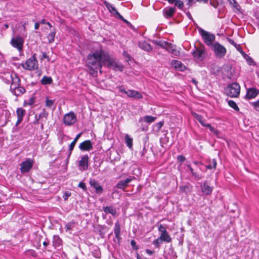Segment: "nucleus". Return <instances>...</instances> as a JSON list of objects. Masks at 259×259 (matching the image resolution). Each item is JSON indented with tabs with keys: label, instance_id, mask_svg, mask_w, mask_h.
I'll return each instance as SVG.
<instances>
[{
	"label": "nucleus",
	"instance_id": "nucleus-53",
	"mask_svg": "<svg viewBox=\"0 0 259 259\" xmlns=\"http://www.w3.org/2000/svg\"><path fill=\"white\" fill-rule=\"evenodd\" d=\"M123 55L125 57L126 61L128 62L132 61V58L131 57L130 55L126 52L123 51Z\"/></svg>",
	"mask_w": 259,
	"mask_h": 259
},
{
	"label": "nucleus",
	"instance_id": "nucleus-42",
	"mask_svg": "<svg viewBox=\"0 0 259 259\" xmlns=\"http://www.w3.org/2000/svg\"><path fill=\"white\" fill-rule=\"evenodd\" d=\"M25 254L26 255H30L33 257H36L37 254L36 252L32 249H28L25 251Z\"/></svg>",
	"mask_w": 259,
	"mask_h": 259
},
{
	"label": "nucleus",
	"instance_id": "nucleus-62",
	"mask_svg": "<svg viewBox=\"0 0 259 259\" xmlns=\"http://www.w3.org/2000/svg\"><path fill=\"white\" fill-rule=\"evenodd\" d=\"M146 252L150 255H152L154 253V251L151 250L149 249H146L145 250Z\"/></svg>",
	"mask_w": 259,
	"mask_h": 259
},
{
	"label": "nucleus",
	"instance_id": "nucleus-2",
	"mask_svg": "<svg viewBox=\"0 0 259 259\" xmlns=\"http://www.w3.org/2000/svg\"><path fill=\"white\" fill-rule=\"evenodd\" d=\"M105 57V65L107 68L115 71H122L123 66L122 64L115 58L111 57L108 52Z\"/></svg>",
	"mask_w": 259,
	"mask_h": 259
},
{
	"label": "nucleus",
	"instance_id": "nucleus-5",
	"mask_svg": "<svg viewBox=\"0 0 259 259\" xmlns=\"http://www.w3.org/2000/svg\"><path fill=\"white\" fill-rule=\"evenodd\" d=\"M10 91L16 96H19L26 92L25 89L21 86L20 82H11Z\"/></svg>",
	"mask_w": 259,
	"mask_h": 259
},
{
	"label": "nucleus",
	"instance_id": "nucleus-15",
	"mask_svg": "<svg viewBox=\"0 0 259 259\" xmlns=\"http://www.w3.org/2000/svg\"><path fill=\"white\" fill-rule=\"evenodd\" d=\"M90 186L95 189V192L97 194H101L103 192V187L100 185L99 183L95 179H91L89 181Z\"/></svg>",
	"mask_w": 259,
	"mask_h": 259
},
{
	"label": "nucleus",
	"instance_id": "nucleus-32",
	"mask_svg": "<svg viewBox=\"0 0 259 259\" xmlns=\"http://www.w3.org/2000/svg\"><path fill=\"white\" fill-rule=\"evenodd\" d=\"M16 114L17 118H21L23 119V117L26 114V111L22 108H18L16 110Z\"/></svg>",
	"mask_w": 259,
	"mask_h": 259
},
{
	"label": "nucleus",
	"instance_id": "nucleus-51",
	"mask_svg": "<svg viewBox=\"0 0 259 259\" xmlns=\"http://www.w3.org/2000/svg\"><path fill=\"white\" fill-rule=\"evenodd\" d=\"M177 160L180 162V166L182 164V163L186 160V158L182 155H180L177 156Z\"/></svg>",
	"mask_w": 259,
	"mask_h": 259
},
{
	"label": "nucleus",
	"instance_id": "nucleus-41",
	"mask_svg": "<svg viewBox=\"0 0 259 259\" xmlns=\"http://www.w3.org/2000/svg\"><path fill=\"white\" fill-rule=\"evenodd\" d=\"M156 44L163 48H167L168 45L167 42L162 40L156 41Z\"/></svg>",
	"mask_w": 259,
	"mask_h": 259
},
{
	"label": "nucleus",
	"instance_id": "nucleus-12",
	"mask_svg": "<svg viewBox=\"0 0 259 259\" xmlns=\"http://www.w3.org/2000/svg\"><path fill=\"white\" fill-rule=\"evenodd\" d=\"M33 164V161L30 158L27 159L25 161L21 163L20 170L22 174L28 172L32 168Z\"/></svg>",
	"mask_w": 259,
	"mask_h": 259
},
{
	"label": "nucleus",
	"instance_id": "nucleus-46",
	"mask_svg": "<svg viewBox=\"0 0 259 259\" xmlns=\"http://www.w3.org/2000/svg\"><path fill=\"white\" fill-rule=\"evenodd\" d=\"M148 129V125L147 123H142L140 128H139V131H147Z\"/></svg>",
	"mask_w": 259,
	"mask_h": 259
},
{
	"label": "nucleus",
	"instance_id": "nucleus-57",
	"mask_svg": "<svg viewBox=\"0 0 259 259\" xmlns=\"http://www.w3.org/2000/svg\"><path fill=\"white\" fill-rule=\"evenodd\" d=\"M203 126L209 128V130L212 133H213L215 130V128L212 126L209 123H205Z\"/></svg>",
	"mask_w": 259,
	"mask_h": 259
},
{
	"label": "nucleus",
	"instance_id": "nucleus-26",
	"mask_svg": "<svg viewBox=\"0 0 259 259\" xmlns=\"http://www.w3.org/2000/svg\"><path fill=\"white\" fill-rule=\"evenodd\" d=\"M139 47L142 50L149 52L152 50L151 46L145 41H140L138 44Z\"/></svg>",
	"mask_w": 259,
	"mask_h": 259
},
{
	"label": "nucleus",
	"instance_id": "nucleus-34",
	"mask_svg": "<svg viewBox=\"0 0 259 259\" xmlns=\"http://www.w3.org/2000/svg\"><path fill=\"white\" fill-rule=\"evenodd\" d=\"M75 144H76V143L72 141L69 146L68 153L67 157L66 158L67 162H68L69 161V158L71 155L72 152L74 148Z\"/></svg>",
	"mask_w": 259,
	"mask_h": 259
},
{
	"label": "nucleus",
	"instance_id": "nucleus-44",
	"mask_svg": "<svg viewBox=\"0 0 259 259\" xmlns=\"http://www.w3.org/2000/svg\"><path fill=\"white\" fill-rule=\"evenodd\" d=\"M55 102L54 100H49L47 97L46 100V106L48 108H51Z\"/></svg>",
	"mask_w": 259,
	"mask_h": 259
},
{
	"label": "nucleus",
	"instance_id": "nucleus-38",
	"mask_svg": "<svg viewBox=\"0 0 259 259\" xmlns=\"http://www.w3.org/2000/svg\"><path fill=\"white\" fill-rule=\"evenodd\" d=\"M217 160L215 159H213L211 161V163L206 166L207 169H211L212 168L215 169L217 167Z\"/></svg>",
	"mask_w": 259,
	"mask_h": 259
},
{
	"label": "nucleus",
	"instance_id": "nucleus-19",
	"mask_svg": "<svg viewBox=\"0 0 259 259\" xmlns=\"http://www.w3.org/2000/svg\"><path fill=\"white\" fill-rule=\"evenodd\" d=\"M200 188L202 193L205 195H210L213 190V188L208 185L207 181H204L200 185Z\"/></svg>",
	"mask_w": 259,
	"mask_h": 259
},
{
	"label": "nucleus",
	"instance_id": "nucleus-25",
	"mask_svg": "<svg viewBox=\"0 0 259 259\" xmlns=\"http://www.w3.org/2000/svg\"><path fill=\"white\" fill-rule=\"evenodd\" d=\"M156 117H154L150 115H146L143 117H141L139 120V122H141L143 121L144 122H146L147 123H151L154 122L156 119Z\"/></svg>",
	"mask_w": 259,
	"mask_h": 259
},
{
	"label": "nucleus",
	"instance_id": "nucleus-22",
	"mask_svg": "<svg viewBox=\"0 0 259 259\" xmlns=\"http://www.w3.org/2000/svg\"><path fill=\"white\" fill-rule=\"evenodd\" d=\"M175 12V7H166L163 11V16L167 19L171 18Z\"/></svg>",
	"mask_w": 259,
	"mask_h": 259
},
{
	"label": "nucleus",
	"instance_id": "nucleus-8",
	"mask_svg": "<svg viewBox=\"0 0 259 259\" xmlns=\"http://www.w3.org/2000/svg\"><path fill=\"white\" fill-rule=\"evenodd\" d=\"M120 92L126 94L128 97L133 98L136 99H140L143 98L142 94L137 91L129 90L126 91L123 86L117 87Z\"/></svg>",
	"mask_w": 259,
	"mask_h": 259
},
{
	"label": "nucleus",
	"instance_id": "nucleus-10",
	"mask_svg": "<svg viewBox=\"0 0 259 259\" xmlns=\"http://www.w3.org/2000/svg\"><path fill=\"white\" fill-rule=\"evenodd\" d=\"M23 38L20 36H17L11 39L10 44L15 48H16L19 52H21L23 50Z\"/></svg>",
	"mask_w": 259,
	"mask_h": 259
},
{
	"label": "nucleus",
	"instance_id": "nucleus-21",
	"mask_svg": "<svg viewBox=\"0 0 259 259\" xmlns=\"http://www.w3.org/2000/svg\"><path fill=\"white\" fill-rule=\"evenodd\" d=\"M89 160V157L87 154L84 155L81 157V159L79 162V165L81 167L83 170H86L88 169Z\"/></svg>",
	"mask_w": 259,
	"mask_h": 259
},
{
	"label": "nucleus",
	"instance_id": "nucleus-6",
	"mask_svg": "<svg viewBox=\"0 0 259 259\" xmlns=\"http://www.w3.org/2000/svg\"><path fill=\"white\" fill-rule=\"evenodd\" d=\"M198 30L204 42L207 46H210L215 39L214 35L206 31L202 28H199Z\"/></svg>",
	"mask_w": 259,
	"mask_h": 259
},
{
	"label": "nucleus",
	"instance_id": "nucleus-36",
	"mask_svg": "<svg viewBox=\"0 0 259 259\" xmlns=\"http://www.w3.org/2000/svg\"><path fill=\"white\" fill-rule=\"evenodd\" d=\"M163 241V240L159 239V237H158L153 241L152 244L154 245L155 248L159 249L160 247V244L162 243Z\"/></svg>",
	"mask_w": 259,
	"mask_h": 259
},
{
	"label": "nucleus",
	"instance_id": "nucleus-58",
	"mask_svg": "<svg viewBox=\"0 0 259 259\" xmlns=\"http://www.w3.org/2000/svg\"><path fill=\"white\" fill-rule=\"evenodd\" d=\"M71 195V193L69 191L65 192L63 195V198L65 200H66L68 199V197Z\"/></svg>",
	"mask_w": 259,
	"mask_h": 259
},
{
	"label": "nucleus",
	"instance_id": "nucleus-33",
	"mask_svg": "<svg viewBox=\"0 0 259 259\" xmlns=\"http://www.w3.org/2000/svg\"><path fill=\"white\" fill-rule=\"evenodd\" d=\"M124 139L126 146L129 148H132L133 147V138H131L128 135H126Z\"/></svg>",
	"mask_w": 259,
	"mask_h": 259
},
{
	"label": "nucleus",
	"instance_id": "nucleus-7",
	"mask_svg": "<svg viewBox=\"0 0 259 259\" xmlns=\"http://www.w3.org/2000/svg\"><path fill=\"white\" fill-rule=\"evenodd\" d=\"M192 56L195 60L202 61L205 57V51L203 46L200 47H195L194 50L192 52Z\"/></svg>",
	"mask_w": 259,
	"mask_h": 259
},
{
	"label": "nucleus",
	"instance_id": "nucleus-27",
	"mask_svg": "<svg viewBox=\"0 0 259 259\" xmlns=\"http://www.w3.org/2000/svg\"><path fill=\"white\" fill-rule=\"evenodd\" d=\"M103 210L107 214L110 213L113 216H115L116 214V208L113 206H107L103 207Z\"/></svg>",
	"mask_w": 259,
	"mask_h": 259
},
{
	"label": "nucleus",
	"instance_id": "nucleus-43",
	"mask_svg": "<svg viewBox=\"0 0 259 259\" xmlns=\"http://www.w3.org/2000/svg\"><path fill=\"white\" fill-rule=\"evenodd\" d=\"M221 2L222 0H210V4L213 7L217 8Z\"/></svg>",
	"mask_w": 259,
	"mask_h": 259
},
{
	"label": "nucleus",
	"instance_id": "nucleus-11",
	"mask_svg": "<svg viewBox=\"0 0 259 259\" xmlns=\"http://www.w3.org/2000/svg\"><path fill=\"white\" fill-rule=\"evenodd\" d=\"M158 231L161 233L159 237V239L163 240L164 242L169 243L171 241V238L167 233L164 226L160 224L158 227Z\"/></svg>",
	"mask_w": 259,
	"mask_h": 259
},
{
	"label": "nucleus",
	"instance_id": "nucleus-31",
	"mask_svg": "<svg viewBox=\"0 0 259 259\" xmlns=\"http://www.w3.org/2000/svg\"><path fill=\"white\" fill-rule=\"evenodd\" d=\"M233 4H232V7L234 10V12L236 13H241V9L240 6L237 3L236 0H233Z\"/></svg>",
	"mask_w": 259,
	"mask_h": 259
},
{
	"label": "nucleus",
	"instance_id": "nucleus-29",
	"mask_svg": "<svg viewBox=\"0 0 259 259\" xmlns=\"http://www.w3.org/2000/svg\"><path fill=\"white\" fill-rule=\"evenodd\" d=\"M191 114L193 117L197 119L203 126L206 123L205 120L203 118L202 115L198 114L194 112H191Z\"/></svg>",
	"mask_w": 259,
	"mask_h": 259
},
{
	"label": "nucleus",
	"instance_id": "nucleus-63",
	"mask_svg": "<svg viewBox=\"0 0 259 259\" xmlns=\"http://www.w3.org/2000/svg\"><path fill=\"white\" fill-rule=\"evenodd\" d=\"M50 245V242H49V240H48L47 239H46V240L44 242H43V245L45 247H47V246H48L49 245Z\"/></svg>",
	"mask_w": 259,
	"mask_h": 259
},
{
	"label": "nucleus",
	"instance_id": "nucleus-59",
	"mask_svg": "<svg viewBox=\"0 0 259 259\" xmlns=\"http://www.w3.org/2000/svg\"><path fill=\"white\" fill-rule=\"evenodd\" d=\"M147 150L146 148L145 145L143 147V149L140 152V154L142 157H144L145 154L146 153Z\"/></svg>",
	"mask_w": 259,
	"mask_h": 259
},
{
	"label": "nucleus",
	"instance_id": "nucleus-23",
	"mask_svg": "<svg viewBox=\"0 0 259 259\" xmlns=\"http://www.w3.org/2000/svg\"><path fill=\"white\" fill-rule=\"evenodd\" d=\"M120 225L119 222H117L115 224L114 228V232L115 236L116 238L117 239L118 243H119L121 237L120 236Z\"/></svg>",
	"mask_w": 259,
	"mask_h": 259
},
{
	"label": "nucleus",
	"instance_id": "nucleus-16",
	"mask_svg": "<svg viewBox=\"0 0 259 259\" xmlns=\"http://www.w3.org/2000/svg\"><path fill=\"white\" fill-rule=\"evenodd\" d=\"M62 239L58 235H54L53 237L52 246L49 247V248L47 249L48 251H52V248H59L62 245Z\"/></svg>",
	"mask_w": 259,
	"mask_h": 259
},
{
	"label": "nucleus",
	"instance_id": "nucleus-39",
	"mask_svg": "<svg viewBox=\"0 0 259 259\" xmlns=\"http://www.w3.org/2000/svg\"><path fill=\"white\" fill-rule=\"evenodd\" d=\"M169 141V138L167 137L166 136L164 135V137L163 138H161L160 139V143L161 144V146L162 147H164V145H166L167 143Z\"/></svg>",
	"mask_w": 259,
	"mask_h": 259
},
{
	"label": "nucleus",
	"instance_id": "nucleus-37",
	"mask_svg": "<svg viewBox=\"0 0 259 259\" xmlns=\"http://www.w3.org/2000/svg\"><path fill=\"white\" fill-rule=\"evenodd\" d=\"M56 32L55 31L51 32L48 35L49 42L51 44L54 41Z\"/></svg>",
	"mask_w": 259,
	"mask_h": 259
},
{
	"label": "nucleus",
	"instance_id": "nucleus-49",
	"mask_svg": "<svg viewBox=\"0 0 259 259\" xmlns=\"http://www.w3.org/2000/svg\"><path fill=\"white\" fill-rule=\"evenodd\" d=\"M131 245L132 247V248L134 250H138L139 248V246L137 245L136 242L135 240H132L131 241Z\"/></svg>",
	"mask_w": 259,
	"mask_h": 259
},
{
	"label": "nucleus",
	"instance_id": "nucleus-54",
	"mask_svg": "<svg viewBox=\"0 0 259 259\" xmlns=\"http://www.w3.org/2000/svg\"><path fill=\"white\" fill-rule=\"evenodd\" d=\"M78 186L81 188L84 191H87V186H86V185L83 182H80Z\"/></svg>",
	"mask_w": 259,
	"mask_h": 259
},
{
	"label": "nucleus",
	"instance_id": "nucleus-40",
	"mask_svg": "<svg viewBox=\"0 0 259 259\" xmlns=\"http://www.w3.org/2000/svg\"><path fill=\"white\" fill-rule=\"evenodd\" d=\"M192 175L196 181L200 180L203 178V176L202 174H199L197 172H193Z\"/></svg>",
	"mask_w": 259,
	"mask_h": 259
},
{
	"label": "nucleus",
	"instance_id": "nucleus-61",
	"mask_svg": "<svg viewBox=\"0 0 259 259\" xmlns=\"http://www.w3.org/2000/svg\"><path fill=\"white\" fill-rule=\"evenodd\" d=\"M82 134V133H79V134H78L76 137H75V138L74 139L73 142H75L76 143L77 140L79 139V138L80 137L81 135Z\"/></svg>",
	"mask_w": 259,
	"mask_h": 259
},
{
	"label": "nucleus",
	"instance_id": "nucleus-20",
	"mask_svg": "<svg viewBox=\"0 0 259 259\" xmlns=\"http://www.w3.org/2000/svg\"><path fill=\"white\" fill-rule=\"evenodd\" d=\"M133 180L132 177L130 176L128 178H127L125 180H121L118 182L116 184L115 187L118 189L123 190L125 189L129 183H130Z\"/></svg>",
	"mask_w": 259,
	"mask_h": 259
},
{
	"label": "nucleus",
	"instance_id": "nucleus-60",
	"mask_svg": "<svg viewBox=\"0 0 259 259\" xmlns=\"http://www.w3.org/2000/svg\"><path fill=\"white\" fill-rule=\"evenodd\" d=\"M40 81H52L51 77L44 76Z\"/></svg>",
	"mask_w": 259,
	"mask_h": 259
},
{
	"label": "nucleus",
	"instance_id": "nucleus-47",
	"mask_svg": "<svg viewBox=\"0 0 259 259\" xmlns=\"http://www.w3.org/2000/svg\"><path fill=\"white\" fill-rule=\"evenodd\" d=\"M92 254L96 258H100L101 253L99 248L97 247V249H95L94 251L92 252Z\"/></svg>",
	"mask_w": 259,
	"mask_h": 259
},
{
	"label": "nucleus",
	"instance_id": "nucleus-14",
	"mask_svg": "<svg viewBox=\"0 0 259 259\" xmlns=\"http://www.w3.org/2000/svg\"><path fill=\"white\" fill-rule=\"evenodd\" d=\"M103 3L110 13L119 19H123V17L118 13L112 5L106 1H104Z\"/></svg>",
	"mask_w": 259,
	"mask_h": 259
},
{
	"label": "nucleus",
	"instance_id": "nucleus-52",
	"mask_svg": "<svg viewBox=\"0 0 259 259\" xmlns=\"http://www.w3.org/2000/svg\"><path fill=\"white\" fill-rule=\"evenodd\" d=\"M99 228H100L99 234L101 237H103L104 234H105V232H103V230L106 228V226H102V225H99Z\"/></svg>",
	"mask_w": 259,
	"mask_h": 259
},
{
	"label": "nucleus",
	"instance_id": "nucleus-55",
	"mask_svg": "<svg viewBox=\"0 0 259 259\" xmlns=\"http://www.w3.org/2000/svg\"><path fill=\"white\" fill-rule=\"evenodd\" d=\"M36 98L33 95L29 100L28 102V105H32L35 102Z\"/></svg>",
	"mask_w": 259,
	"mask_h": 259
},
{
	"label": "nucleus",
	"instance_id": "nucleus-28",
	"mask_svg": "<svg viewBox=\"0 0 259 259\" xmlns=\"http://www.w3.org/2000/svg\"><path fill=\"white\" fill-rule=\"evenodd\" d=\"M77 224L76 222L72 221L66 224L65 226V229L66 232H68L70 234L71 233V231L73 230Z\"/></svg>",
	"mask_w": 259,
	"mask_h": 259
},
{
	"label": "nucleus",
	"instance_id": "nucleus-48",
	"mask_svg": "<svg viewBox=\"0 0 259 259\" xmlns=\"http://www.w3.org/2000/svg\"><path fill=\"white\" fill-rule=\"evenodd\" d=\"M181 62L178 60H173L172 61L174 67L178 69H181Z\"/></svg>",
	"mask_w": 259,
	"mask_h": 259
},
{
	"label": "nucleus",
	"instance_id": "nucleus-3",
	"mask_svg": "<svg viewBox=\"0 0 259 259\" xmlns=\"http://www.w3.org/2000/svg\"><path fill=\"white\" fill-rule=\"evenodd\" d=\"M225 94L231 98L239 97L240 92V86L237 82H232L224 89Z\"/></svg>",
	"mask_w": 259,
	"mask_h": 259
},
{
	"label": "nucleus",
	"instance_id": "nucleus-35",
	"mask_svg": "<svg viewBox=\"0 0 259 259\" xmlns=\"http://www.w3.org/2000/svg\"><path fill=\"white\" fill-rule=\"evenodd\" d=\"M228 104L230 107L232 108L235 111H238L239 110V108L238 107L237 104L234 101L229 100L228 101Z\"/></svg>",
	"mask_w": 259,
	"mask_h": 259
},
{
	"label": "nucleus",
	"instance_id": "nucleus-64",
	"mask_svg": "<svg viewBox=\"0 0 259 259\" xmlns=\"http://www.w3.org/2000/svg\"><path fill=\"white\" fill-rule=\"evenodd\" d=\"M186 166L188 167V168L190 170V171H191V174L194 172V170L193 169V168L191 167V165L190 164H186Z\"/></svg>",
	"mask_w": 259,
	"mask_h": 259
},
{
	"label": "nucleus",
	"instance_id": "nucleus-17",
	"mask_svg": "<svg viewBox=\"0 0 259 259\" xmlns=\"http://www.w3.org/2000/svg\"><path fill=\"white\" fill-rule=\"evenodd\" d=\"M79 148L81 151H89L93 149V144L90 140H85L80 144Z\"/></svg>",
	"mask_w": 259,
	"mask_h": 259
},
{
	"label": "nucleus",
	"instance_id": "nucleus-9",
	"mask_svg": "<svg viewBox=\"0 0 259 259\" xmlns=\"http://www.w3.org/2000/svg\"><path fill=\"white\" fill-rule=\"evenodd\" d=\"M212 49L217 57L218 58H223L226 54V48L218 42H215L212 46Z\"/></svg>",
	"mask_w": 259,
	"mask_h": 259
},
{
	"label": "nucleus",
	"instance_id": "nucleus-50",
	"mask_svg": "<svg viewBox=\"0 0 259 259\" xmlns=\"http://www.w3.org/2000/svg\"><path fill=\"white\" fill-rule=\"evenodd\" d=\"M164 121H161L158 123H156L155 124V127L156 128V130L157 131H159L161 127L164 124Z\"/></svg>",
	"mask_w": 259,
	"mask_h": 259
},
{
	"label": "nucleus",
	"instance_id": "nucleus-18",
	"mask_svg": "<svg viewBox=\"0 0 259 259\" xmlns=\"http://www.w3.org/2000/svg\"><path fill=\"white\" fill-rule=\"evenodd\" d=\"M259 94V90L254 88H251L247 89V92L245 98L246 99H251L254 98Z\"/></svg>",
	"mask_w": 259,
	"mask_h": 259
},
{
	"label": "nucleus",
	"instance_id": "nucleus-24",
	"mask_svg": "<svg viewBox=\"0 0 259 259\" xmlns=\"http://www.w3.org/2000/svg\"><path fill=\"white\" fill-rule=\"evenodd\" d=\"M48 113L46 111L45 109L44 108L42 109V111L38 115V116H37V115H35V120L33 121V124L35 125L39 124L40 119L43 117L47 118L48 116Z\"/></svg>",
	"mask_w": 259,
	"mask_h": 259
},
{
	"label": "nucleus",
	"instance_id": "nucleus-4",
	"mask_svg": "<svg viewBox=\"0 0 259 259\" xmlns=\"http://www.w3.org/2000/svg\"><path fill=\"white\" fill-rule=\"evenodd\" d=\"M36 54H34L32 56L27 59L25 63H22V67L28 70H35L37 68L38 61L35 57Z\"/></svg>",
	"mask_w": 259,
	"mask_h": 259
},
{
	"label": "nucleus",
	"instance_id": "nucleus-45",
	"mask_svg": "<svg viewBox=\"0 0 259 259\" xmlns=\"http://www.w3.org/2000/svg\"><path fill=\"white\" fill-rule=\"evenodd\" d=\"M175 6L180 10H182L184 7V3L182 1L176 0Z\"/></svg>",
	"mask_w": 259,
	"mask_h": 259
},
{
	"label": "nucleus",
	"instance_id": "nucleus-30",
	"mask_svg": "<svg viewBox=\"0 0 259 259\" xmlns=\"http://www.w3.org/2000/svg\"><path fill=\"white\" fill-rule=\"evenodd\" d=\"M241 54L248 65L250 66H254L256 65L253 60L250 56L245 54L244 52H241Z\"/></svg>",
	"mask_w": 259,
	"mask_h": 259
},
{
	"label": "nucleus",
	"instance_id": "nucleus-13",
	"mask_svg": "<svg viewBox=\"0 0 259 259\" xmlns=\"http://www.w3.org/2000/svg\"><path fill=\"white\" fill-rule=\"evenodd\" d=\"M77 120L76 117L73 112L66 114L63 118L64 123L66 125H71Z\"/></svg>",
	"mask_w": 259,
	"mask_h": 259
},
{
	"label": "nucleus",
	"instance_id": "nucleus-1",
	"mask_svg": "<svg viewBox=\"0 0 259 259\" xmlns=\"http://www.w3.org/2000/svg\"><path fill=\"white\" fill-rule=\"evenodd\" d=\"M106 53L107 51L99 49L88 56L86 63L93 75L97 73L98 70L101 73L102 66L105 65V56Z\"/></svg>",
	"mask_w": 259,
	"mask_h": 259
},
{
	"label": "nucleus",
	"instance_id": "nucleus-56",
	"mask_svg": "<svg viewBox=\"0 0 259 259\" xmlns=\"http://www.w3.org/2000/svg\"><path fill=\"white\" fill-rule=\"evenodd\" d=\"M198 0H188L187 5L188 6V8L192 6L194 4L197 2Z\"/></svg>",
	"mask_w": 259,
	"mask_h": 259
}]
</instances>
